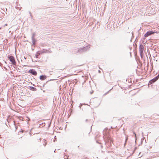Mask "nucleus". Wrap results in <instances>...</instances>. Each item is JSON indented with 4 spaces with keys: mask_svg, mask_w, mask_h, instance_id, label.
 Returning a JSON list of instances; mask_svg holds the SVG:
<instances>
[{
    "mask_svg": "<svg viewBox=\"0 0 159 159\" xmlns=\"http://www.w3.org/2000/svg\"><path fill=\"white\" fill-rule=\"evenodd\" d=\"M90 48V45H89L84 48H81L78 50L77 52L81 53L84 52H85Z\"/></svg>",
    "mask_w": 159,
    "mask_h": 159,
    "instance_id": "nucleus-1",
    "label": "nucleus"
},
{
    "mask_svg": "<svg viewBox=\"0 0 159 159\" xmlns=\"http://www.w3.org/2000/svg\"><path fill=\"white\" fill-rule=\"evenodd\" d=\"M8 58L9 59L10 61L13 65H16V62L14 57L12 56H8Z\"/></svg>",
    "mask_w": 159,
    "mask_h": 159,
    "instance_id": "nucleus-2",
    "label": "nucleus"
},
{
    "mask_svg": "<svg viewBox=\"0 0 159 159\" xmlns=\"http://www.w3.org/2000/svg\"><path fill=\"white\" fill-rule=\"evenodd\" d=\"M144 48L142 44H140L139 47V52L140 53V56L142 57L143 55V51L144 50Z\"/></svg>",
    "mask_w": 159,
    "mask_h": 159,
    "instance_id": "nucleus-3",
    "label": "nucleus"
},
{
    "mask_svg": "<svg viewBox=\"0 0 159 159\" xmlns=\"http://www.w3.org/2000/svg\"><path fill=\"white\" fill-rule=\"evenodd\" d=\"M35 33H34L32 34L31 39L32 40V42L33 43V44L34 45H35L36 44V40L35 39Z\"/></svg>",
    "mask_w": 159,
    "mask_h": 159,
    "instance_id": "nucleus-4",
    "label": "nucleus"
},
{
    "mask_svg": "<svg viewBox=\"0 0 159 159\" xmlns=\"http://www.w3.org/2000/svg\"><path fill=\"white\" fill-rule=\"evenodd\" d=\"M154 32L152 31H148L147 32V33L144 34V37H148V36L153 34L154 33Z\"/></svg>",
    "mask_w": 159,
    "mask_h": 159,
    "instance_id": "nucleus-5",
    "label": "nucleus"
},
{
    "mask_svg": "<svg viewBox=\"0 0 159 159\" xmlns=\"http://www.w3.org/2000/svg\"><path fill=\"white\" fill-rule=\"evenodd\" d=\"M29 72L34 75H36L37 74V72L34 69H33L30 70Z\"/></svg>",
    "mask_w": 159,
    "mask_h": 159,
    "instance_id": "nucleus-6",
    "label": "nucleus"
},
{
    "mask_svg": "<svg viewBox=\"0 0 159 159\" xmlns=\"http://www.w3.org/2000/svg\"><path fill=\"white\" fill-rule=\"evenodd\" d=\"M47 78V76L45 75H40L39 79L41 80H44Z\"/></svg>",
    "mask_w": 159,
    "mask_h": 159,
    "instance_id": "nucleus-7",
    "label": "nucleus"
},
{
    "mask_svg": "<svg viewBox=\"0 0 159 159\" xmlns=\"http://www.w3.org/2000/svg\"><path fill=\"white\" fill-rule=\"evenodd\" d=\"M41 54V53H40V51H38L35 54L36 57L37 58H39V56Z\"/></svg>",
    "mask_w": 159,
    "mask_h": 159,
    "instance_id": "nucleus-8",
    "label": "nucleus"
},
{
    "mask_svg": "<svg viewBox=\"0 0 159 159\" xmlns=\"http://www.w3.org/2000/svg\"><path fill=\"white\" fill-rule=\"evenodd\" d=\"M29 88L30 89L33 91H35L37 90V89L35 88L32 86H29Z\"/></svg>",
    "mask_w": 159,
    "mask_h": 159,
    "instance_id": "nucleus-9",
    "label": "nucleus"
},
{
    "mask_svg": "<svg viewBox=\"0 0 159 159\" xmlns=\"http://www.w3.org/2000/svg\"><path fill=\"white\" fill-rule=\"evenodd\" d=\"M40 53L42 54L43 53H47V50L45 49H43L42 50L40 51Z\"/></svg>",
    "mask_w": 159,
    "mask_h": 159,
    "instance_id": "nucleus-10",
    "label": "nucleus"
},
{
    "mask_svg": "<svg viewBox=\"0 0 159 159\" xmlns=\"http://www.w3.org/2000/svg\"><path fill=\"white\" fill-rule=\"evenodd\" d=\"M159 78V74L157 76L155 77L154 78H153L152 79L155 82L157 80H158V79Z\"/></svg>",
    "mask_w": 159,
    "mask_h": 159,
    "instance_id": "nucleus-11",
    "label": "nucleus"
},
{
    "mask_svg": "<svg viewBox=\"0 0 159 159\" xmlns=\"http://www.w3.org/2000/svg\"><path fill=\"white\" fill-rule=\"evenodd\" d=\"M155 82L153 80V79H152L149 81L148 83L149 85H150L154 83Z\"/></svg>",
    "mask_w": 159,
    "mask_h": 159,
    "instance_id": "nucleus-12",
    "label": "nucleus"
},
{
    "mask_svg": "<svg viewBox=\"0 0 159 159\" xmlns=\"http://www.w3.org/2000/svg\"><path fill=\"white\" fill-rule=\"evenodd\" d=\"M29 13L30 14V16H31V19H32V15L31 12L30 11H29Z\"/></svg>",
    "mask_w": 159,
    "mask_h": 159,
    "instance_id": "nucleus-13",
    "label": "nucleus"
},
{
    "mask_svg": "<svg viewBox=\"0 0 159 159\" xmlns=\"http://www.w3.org/2000/svg\"><path fill=\"white\" fill-rule=\"evenodd\" d=\"M47 53H51L52 52V51H51V50H47Z\"/></svg>",
    "mask_w": 159,
    "mask_h": 159,
    "instance_id": "nucleus-14",
    "label": "nucleus"
},
{
    "mask_svg": "<svg viewBox=\"0 0 159 159\" xmlns=\"http://www.w3.org/2000/svg\"><path fill=\"white\" fill-rule=\"evenodd\" d=\"M133 134L135 136V138H136V134H135V132H133Z\"/></svg>",
    "mask_w": 159,
    "mask_h": 159,
    "instance_id": "nucleus-15",
    "label": "nucleus"
},
{
    "mask_svg": "<svg viewBox=\"0 0 159 159\" xmlns=\"http://www.w3.org/2000/svg\"><path fill=\"white\" fill-rule=\"evenodd\" d=\"M51 124V122H50L48 123V127H50V126Z\"/></svg>",
    "mask_w": 159,
    "mask_h": 159,
    "instance_id": "nucleus-16",
    "label": "nucleus"
},
{
    "mask_svg": "<svg viewBox=\"0 0 159 159\" xmlns=\"http://www.w3.org/2000/svg\"><path fill=\"white\" fill-rule=\"evenodd\" d=\"M93 93V91H92V92H90V94H92Z\"/></svg>",
    "mask_w": 159,
    "mask_h": 159,
    "instance_id": "nucleus-17",
    "label": "nucleus"
},
{
    "mask_svg": "<svg viewBox=\"0 0 159 159\" xmlns=\"http://www.w3.org/2000/svg\"><path fill=\"white\" fill-rule=\"evenodd\" d=\"M88 121V120H87V119H86V120H85V121H86V122H87Z\"/></svg>",
    "mask_w": 159,
    "mask_h": 159,
    "instance_id": "nucleus-18",
    "label": "nucleus"
},
{
    "mask_svg": "<svg viewBox=\"0 0 159 159\" xmlns=\"http://www.w3.org/2000/svg\"><path fill=\"white\" fill-rule=\"evenodd\" d=\"M128 139V138H127L126 139V140H125V142H126V141H127V140Z\"/></svg>",
    "mask_w": 159,
    "mask_h": 159,
    "instance_id": "nucleus-19",
    "label": "nucleus"
},
{
    "mask_svg": "<svg viewBox=\"0 0 159 159\" xmlns=\"http://www.w3.org/2000/svg\"><path fill=\"white\" fill-rule=\"evenodd\" d=\"M24 58L25 59H26V57H24Z\"/></svg>",
    "mask_w": 159,
    "mask_h": 159,
    "instance_id": "nucleus-20",
    "label": "nucleus"
},
{
    "mask_svg": "<svg viewBox=\"0 0 159 159\" xmlns=\"http://www.w3.org/2000/svg\"><path fill=\"white\" fill-rule=\"evenodd\" d=\"M98 72L100 73L101 72V71L100 70H99Z\"/></svg>",
    "mask_w": 159,
    "mask_h": 159,
    "instance_id": "nucleus-21",
    "label": "nucleus"
},
{
    "mask_svg": "<svg viewBox=\"0 0 159 159\" xmlns=\"http://www.w3.org/2000/svg\"><path fill=\"white\" fill-rule=\"evenodd\" d=\"M56 151V150L55 149V150H54V152H55Z\"/></svg>",
    "mask_w": 159,
    "mask_h": 159,
    "instance_id": "nucleus-22",
    "label": "nucleus"
},
{
    "mask_svg": "<svg viewBox=\"0 0 159 159\" xmlns=\"http://www.w3.org/2000/svg\"><path fill=\"white\" fill-rule=\"evenodd\" d=\"M108 92H107V93H106L105 94H107V93H108Z\"/></svg>",
    "mask_w": 159,
    "mask_h": 159,
    "instance_id": "nucleus-23",
    "label": "nucleus"
},
{
    "mask_svg": "<svg viewBox=\"0 0 159 159\" xmlns=\"http://www.w3.org/2000/svg\"><path fill=\"white\" fill-rule=\"evenodd\" d=\"M5 25H6V26H7V24H6Z\"/></svg>",
    "mask_w": 159,
    "mask_h": 159,
    "instance_id": "nucleus-24",
    "label": "nucleus"
},
{
    "mask_svg": "<svg viewBox=\"0 0 159 159\" xmlns=\"http://www.w3.org/2000/svg\"><path fill=\"white\" fill-rule=\"evenodd\" d=\"M28 120H30V118H28Z\"/></svg>",
    "mask_w": 159,
    "mask_h": 159,
    "instance_id": "nucleus-25",
    "label": "nucleus"
},
{
    "mask_svg": "<svg viewBox=\"0 0 159 159\" xmlns=\"http://www.w3.org/2000/svg\"><path fill=\"white\" fill-rule=\"evenodd\" d=\"M132 35H133V32H132Z\"/></svg>",
    "mask_w": 159,
    "mask_h": 159,
    "instance_id": "nucleus-26",
    "label": "nucleus"
}]
</instances>
